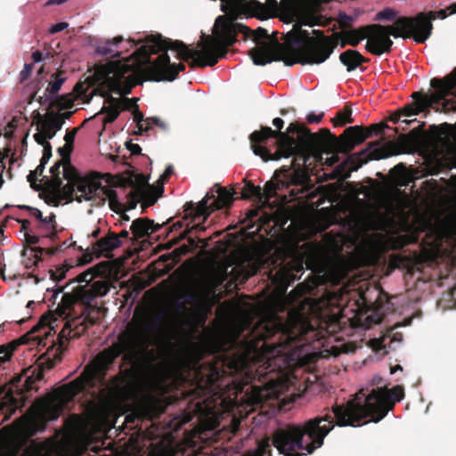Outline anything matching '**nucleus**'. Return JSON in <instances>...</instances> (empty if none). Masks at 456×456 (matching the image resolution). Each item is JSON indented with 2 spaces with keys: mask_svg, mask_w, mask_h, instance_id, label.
Instances as JSON below:
<instances>
[{
  "mask_svg": "<svg viewBox=\"0 0 456 456\" xmlns=\"http://www.w3.org/2000/svg\"><path fill=\"white\" fill-rule=\"evenodd\" d=\"M278 328L266 327L259 332L254 330L252 338L241 341V352L221 354L193 370V387L187 392V396L192 397V400L203 398L195 402L196 414L208 415L213 412L216 401L222 399L227 388L232 387L242 391L243 385L254 379L253 373L248 370L251 354H257L260 349L267 350L270 346L266 340L272 338Z\"/></svg>",
  "mask_w": 456,
  "mask_h": 456,
  "instance_id": "obj_1",
  "label": "nucleus"
},
{
  "mask_svg": "<svg viewBox=\"0 0 456 456\" xmlns=\"http://www.w3.org/2000/svg\"><path fill=\"white\" fill-rule=\"evenodd\" d=\"M313 34L315 37H311L308 30L302 29L300 25L295 24L293 30L286 35V43L277 42L273 48H253L249 52L250 58L257 66H265L273 61H283L288 67L297 63L321 64L334 52L337 42L332 37L325 36L322 30L314 29Z\"/></svg>",
  "mask_w": 456,
  "mask_h": 456,
  "instance_id": "obj_2",
  "label": "nucleus"
},
{
  "mask_svg": "<svg viewBox=\"0 0 456 456\" xmlns=\"http://www.w3.org/2000/svg\"><path fill=\"white\" fill-rule=\"evenodd\" d=\"M148 330L149 326L142 319L134 327L129 324L127 331L118 336L117 343L100 352L76 379L60 388L61 395L66 400H73L78 394L102 383L110 366L121 354L124 362H132L137 349L146 345Z\"/></svg>",
  "mask_w": 456,
  "mask_h": 456,
  "instance_id": "obj_3",
  "label": "nucleus"
},
{
  "mask_svg": "<svg viewBox=\"0 0 456 456\" xmlns=\"http://www.w3.org/2000/svg\"><path fill=\"white\" fill-rule=\"evenodd\" d=\"M404 396L403 388L387 385L379 387L361 388L354 397L345 404H335L332 411L337 417L338 427H361L370 421L375 423L383 419L396 402Z\"/></svg>",
  "mask_w": 456,
  "mask_h": 456,
  "instance_id": "obj_4",
  "label": "nucleus"
},
{
  "mask_svg": "<svg viewBox=\"0 0 456 456\" xmlns=\"http://www.w3.org/2000/svg\"><path fill=\"white\" fill-rule=\"evenodd\" d=\"M337 425V417L331 411L324 415L305 420L303 424H289L273 434V444L284 456H302L298 451L312 454L323 445L324 438Z\"/></svg>",
  "mask_w": 456,
  "mask_h": 456,
  "instance_id": "obj_5",
  "label": "nucleus"
},
{
  "mask_svg": "<svg viewBox=\"0 0 456 456\" xmlns=\"http://www.w3.org/2000/svg\"><path fill=\"white\" fill-rule=\"evenodd\" d=\"M291 124L298 123H290L287 130L282 132L284 121L281 118H275L273 125L277 130H273L270 126H262L259 131H254L249 136L254 153L265 160H279L292 156V169H304L314 151L301 149V133L299 130L289 132Z\"/></svg>",
  "mask_w": 456,
  "mask_h": 456,
  "instance_id": "obj_6",
  "label": "nucleus"
},
{
  "mask_svg": "<svg viewBox=\"0 0 456 456\" xmlns=\"http://www.w3.org/2000/svg\"><path fill=\"white\" fill-rule=\"evenodd\" d=\"M220 25V33L217 38L202 34V41L198 43V48L190 49L182 41H176L172 46L179 50L180 56L184 60H191L189 66L194 68H205L215 66L218 61L228 53V48L237 42V33H251L252 31L241 23L227 21L224 16H218L216 25Z\"/></svg>",
  "mask_w": 456,
  "mask_h": 456,
  "instance_id": "obj_7",
  "label": "nucleus"
},
{
  "mask_svg": "<svg viewBox=\"0 0 456 456\" xmlns=\"http://www.w3.org/2000/svg\"><path fill=\"white\" fill-rule=\"evenodd\" d=\"M384 126L373 124L369 128L360 126H353L345 129L339 136L333 134L330 129L322 128L318 133H312L303 124H291L289 132L298 131L301 133V149L310 150L314 152H342L349 153L354 147L363 142L372 134H379L383 132Z\"/></svg>",
  "mask_w": 456,
  "mask_h": 456,
  "instance_id": "obj_8",
  "label": "nucleus"
},
{
  "mask_svg": "<svg viewBox=\"0 0 456 456\" xmlns=\"http://www.w3.org/2000/svg\"><path fill=\"white\" fill-rule=\"evenodd\" d=\"M314 289V285L300 283L289 293L288 298L293 303H298L299 305L297 308L291 309L289 312V323H283L281 321H275L264 325L261 330H265L266 327H279V330L272 337L273 338L276 335L279 336L278 341L270 345L269 352L272 354L279 355L285 354L286 351L292 347L297 341L301 339L300 337L303 336V332H300L299 334L295 333L289 325H301V329H304L303 324L306 320V315L310 314L315 306L314 302V300L306 296L307 294H311Z\"/></svg>",
  "mask_w": 456,
  "mask_h": 456,
  "instance_id": "obj_9",
  "label": "nucleus"
},
{
  "mask_svg": "<svg viewBox=\"0 0 456 456\" xmlns=\"http://www.w3.org/2000/svg\"><path fill=\"white\" fill-rule=\"evenodd\" d=\"M177 40L164 38L160 34L149 37L145 45L140 48V52L143 55L148 64L142 71V75L145 80L149 81H174L181 71L185 69V65L182 62L172 63L167 51L173 50L177 52V58L184 61L180 56L179 50L174 49L172 46ZM189 60H185L188 61Z\"/></svg>",
  "mask_w": 456,
  "mask_h": 456,
  "instance_id": "obj_10",
  "label": "nucleus"
},
{
  "mask_svg": "<svg viewBox=\"0 0 456 456\" xmlns=\"http://www.w3.org/2000/svg\"><path fill=\"white\" fill-rule=\"evenodd\" d=\"M94 76L102 86L107 87V90L98 88L99 94L102 97H106V102L109 106L114 108H121L122 100L113 97L110 92H115L122 94L121 85L126 82L129 90L126 94L130 93V88L136 85L134 66L129 63V60L123 58L118 61H110L105 64L96 65L94 68Z\"/></svg>",
  "mask_w": 456,
  "mask_h": 456,
  "instance_id": "obj_11",
  "label": "nucleus"
},
{
  "mask_svg": "<svg viewBox=\"0 0 456 456\" xmlns=\"http://www.w3.org/2000/svg\"><path fill=\"white\" fill-rule=\"evenodd\" d=\"M346 44L351 46H357L360 42L367 38L365 49L373 55L380 56L384 53H389L392 50L393 41L390 36L395 38L400 37L402 33L398 30L395 22L392 25L370 24L360 27L356 29L342 31Z\"/></svg>",
  "mask_w": 456,
  "mask_h": 456,
  "instance_id": "obj_12",
  "label": "nucleus"
},
{
  "mask_svg": "<svg viewBox=\"0 0 456 456\" xmlns=\"http://www.w3.org/2000/svg\"><path fill=\"white\" fill-rule=\"evenodd\" d=\"M309 180L308 175L304 169H292L290 167L283 166L280 170L275 171L273 179L265 184L264 189L256 186L252 182H247L242 189L241 198H255L260 208L269 206L270 200L277 195L278 191L288 189L290 185L304 186Z\"/></svg>",
  "mask_w": 456,
  "mask_h": 456,
  "instance_id": "obj_13",
  "label": "nucleus"
},
{
  "mask_svg": "<svg viewBox=\"0 0 456 456\" xmlns=\"http://www.w3.org/2000/svg\"><path fill=\"white\" fill-rule=\"evenodd\" d=\"M447 8L428 12H419L415 17L403 16L395 21L403 38H413L418 44H423L432 34V20L447 17Z\"/></svg>",
  "mask_w": 456,
  "mask_h": 456,
  "instance_id": "obj_14",
  "label": "nucleus"
},
{
  "mask_svg": "<svg viewBox=\"0 0 456 456\" xmlns=\"http://www.w3.org/2000/svg\"><path fill=\"white\" fill-rule=\"evenodd\" d=\"M216 193V197L214 194L207 193L197 206L192 202L186 203L183 219L190 218L192 222H196L202 218L205 222L212 212L230 208L233 202L235 191L218 186Z\"/></svg>",
  "mask_w": 456,
  "mask_h": 456,
  "instance_id": "obj_15",
  "label": "nucleus"
},
{
  "mask_svg": "<svg viewBox=\"0 0 456 456\" xmlns=\"http://www.w3.org/2000/svg\"><path fill=\"white\" fill-rule=\"evenodd\" d=\"M76 191L75 200L78 203L83 201H97V204H103L105 197L109 199L110 208L118 211L120 207L117 191L106 186L90 175L82 176L75 182Z\"/></svg>",
  "mask_w": 456,
  "mask_h": 456,
  "instance_id": "obj_16",
  "label": "nucleus"
},
{
  "mask_svg": "<svg viewBox=\"0 0 456 456\" xmlns=\"http://www.w3.org/2000/svg\"><path fill=\"white\" fill-rule=\"evenodd\" d=\"M110 291V285L106 281H94L89 289L85 286L76 287L72 293H64L61 303L54 310L57 318H68L77 301L89 303L98 297H103Z\"/></svg>",
  "mask_w": 456,
  "mask_h": 456,
  "instance_id": "obj_17",
  "label": "nucleus"
},
{
  "mask_svg": "<svg viewBox=\"0 0 456 456\" xmlns=\"http://www.w3.org/2000/svg\"><path fill=\"white\" fill-rule=\"evenodd\" d=\"M43 379V370L28 367L22 373L14 375L8 382L0 385V395L15 403L14 395H24L34 389L37 381Z\"/></svg>",
  "mask_w": 456,
  "mask_h": 456,
  "instance_id": "obj_18",
  "label": "nucleus"
},
{
  "mask_svg": "<svg viewBox=\"0 0 456 456\" xmlns=\"http://www.w3.org/2000/svg\"><path fill=\"white\" fill-rule=\"evenodd\" d=\"M435 89L436 90V93L431 96V99H428L427 96L423 95L421 93H419V92L413 93L412 98L415 100L416 102L414 104L407 105L404 108H403L397 115H395V117H393L391 118V121H393L394 123H396L399 121H401L402 123H404L405 126H403L402 129L406 130L407 126H409L411 122H414L416 119H412V120L403 119V120H401L402 117L415 116V115L419 114V112L423 111L424 109L428 105H431L432 103L438 104L441 101H444V102L443 104V107L444 110H448L450 108L454 109V106H453L454 103L453 102L451 103L449 101L445 100V98L447 96L444 97L443 99L438 100L439 93L436 88H435Z\"/></svg>",
  "mask_w": 456,
  "mask_h": 456,
  "instance_id": "obj_19",
  "label": "nucleus"
},
{
  "mask_svg": "<svg viewBox=\"0 0 456 456\" xmlns=\"http://www.w3.org/2000/svg\"><path fill=\"white\" fill-rule=\"evenodd\" d=\"M121 246L122 240H118L117 233L109 231L104 236L92 244L91 252H89V248H87V251L83 255L80 263L82 265L90 263L93 260V256L96 258H100L102 256L110 258L113 256V250L120 248Z\"/></svg>",
  "mask_w": 456,
  "mask_h": 456,
  "instance_id": "obj_20",
  "label": "nucleus"
},
{
  "mask_svg": "<svg viewBox=\"0 0 456 456\" xmlns=\"http://www.w3.org/2000/svg\"><path fill=\"white\" fill-rule=\"evenodd\" d=\"M423 126L422 123L408 134L398 136L397 142L403 152L411 153L420 147L423 139Z\"/></svg>",
  "mask_w": 456,
  "mask_h": 456,
  "instance_id": "obj_21",
  "label": "nucleus"
},
{
  "mask_svg": "<svg viewBox=\"0 0 456 456\" xmlns=\"http://www.w3.org/2000/svg\"><path fill=\"white\" fill-rule=\"evenodd\" d=\"M164 224H155L153 220L147 217H140L132 222L130 231L135 239H142L159 232Z\"/></svg>",
  "mask_w": 456,
  "mask_h": 456,
  "instance_id": "obj_22",
  "label": "nucleus"
},
{
  "mask_svg": "<svg viewBox=\"0 0 456 456\" xmlns=\"http://www.w3.org/2000/svg\"><path fill=\"white\" fill-rule=\"evenodd\" d=\"M430 85L438 90V100L449 95L456 97V68L444 79L433 78Z\"/></svg>",
  "mask_w": 456,
  "mask_h": 456,
  "instance_id": "obj_23",
  "label": "nucleus"
},
{
  "mask_svg": "<svg viewBox=\"0 0 456 456\" xmlns=\"http://www.w3.org/2000/svg\"><path fill=\"white\" fill-rule=\"evenodd\" d=\"M380 159L379 151H372L369 152V149H365L357 154L351 155L347 160L339 166L340 168H344L347 166L348 172L357 171L363 164H366L369 160Z\"/></svg>",
  "mask_w": 456,
  "mask_h": 456,
  "instance_id": "obj_24",
  "label": "nucleus"
},
{
  "mask_svg": "<svg viewBox=\"0 0 456 456\" xmlns=\"http://www.w3.org/2000/svg\"><path fill=\"white\" fill-rule=\"evenodd\" d=\"M73 310L70 311L71 314L67 318V322L62 328L60 335L65 336L66 332L68 335H70L71 331H75L73 334V337H75L77 334H79L80 332H84L88 325H94L96 323V319L90 314H86L82 321L81 317H74L70 320L69 319L72 315Z\"/></svg>",
  "mask_w": 456,
  "mask_h": 456,
  "instance_id": "obj_25",
  "label": "nucleus"
},
{
  "mask_svg": "<svg viewBox=\"0 0 456 456\" xmlns=\"http://www.w3.org/2000/svg\"><path fill=\"white\" fill-rule=\"evenodd\" d=\"M32 119L37 127L51 126L53 128L61 129L63 126V117L53 110H47L45 115H42L38 110H34Z\"/></svg>",
  "mask_w": 456,
  "mask_h": 456,
  "instance_id": "obj_26",
  "label": "nucleus"
},
{
  "mask_svg": "<svg viewBox=\"0 0 456 456\" xmlns=\"http://www.w3.org/2000/svg\"><path fill=\"white\" fill-rule=\"evenodd\" d=\"M339 61L346 67V70L351 72L359 68L362 63L369 62L370 60L362 56L356 50H346L340 53Z\"/></svg>",
  "mask_w": 456,
  "mask_h": 456,
  "instance_id": "obj_27",
  "label": "nucleus"
},
{
  "mask_svg": "<svg viewBox=\"0 0 456 456\" xmlns=\"http://www.w3.org/2000/svg\"><path fill=\"white\" fill-rule=\"evenodd\" d=\"M134 190L127 194V197L129 199V209H134L136 207V194H142L146 190V186H148L149 188L151 187L148 183L149 178L142 173L135 174L134 172Z\"/></svg>",
  "mask_w": 456,
  "mask_h": 456,
  "instance_id": "obj_28",
  "label": "nucleus"
},
{
  "mask_svg": "<svg viewBox=\"0 0 456 456\" xmlns=\"http://www.w3.org/2000/svg\"><path fill=\"white\" fill-rule=\"evenodd\" d=\"M123 40H124V38L122 36L115 37L112 39H108L105 42H103L102 44H99L96 46L95 52H96V53H98L100 55H104V56L112 55V56L119 57L121 54V52H118V51L115 52L113 47L117 46L118 44L123 42Z\"/></svg>",
  "mask_w": 456,
  "mask_h": 456,
  "instance_id": "obj_29",
  "label": "nucleus"
},
{
  "mask_svg": "<svg viewBox=\"0 0 456 456\" xmlns=\"http://www.w3.org/2000/svg\"><path fill=\"white\" fill-rule=\"evenodd\" d=\"M59 130L60 129L53 128L51 126L37 127L38 132L36 133L33 137L37 143L44 147L47 143H50L49 140L53 139Z\"/></svg>",
  "mask_w": 456,
  "mask_h": 456,
  "instance_id": "obj_30",
  "label": "nucleus"
},
{
  "mask_svg": "<svg viewBox=\"0 0 456 456\" xmlns=\"http://www.w3.org/2000/svg\"><path fill=\"white\" fill-rule=\"evenodd\" d=\"M110 183L115 187H133L134 185V170H126L121 174L111 176Z\"/></svg>",
  "mask_w": 456,
  "mask_h": 456,
  "instance_id": "obj_31",
  "label": "nucleus"
},
{
  "mask_svg": "<svg viewBox=\"0 0 456 456\" xmlns=\"http://www.w3.org/2000/svg\"><path fill=\"white\" fill-rule=\"evenodd\" d=\"M154 187H150V189H147L144 191V193L142 194H136V202L138 201V198H141L143 200V202L142 204V208L145 209L148 207L153 206L157 202L158 197H159L163 193V186L161 185L160 188L157 189L158 194L154 195ZM144 210H142L143 212Z\"/></svg>",
  "mask_w": 456,
  "mask_h": 456,
  "instance_id": "obj_32",
  "label": "nucleus"
},
{
  "mask_svg": "<svg viewBox=\"0 0 456 456\" xmlns=\"http://www.w3.org/2000/svg\"><path fill=\"white\" fill-rule=\"evenodd\" d=\"M352 108L346 105L341 110L338 111L335 118L331 119L334 126H344L348 123H353Z\"/></svg>",
  "mask_w": 456,
  "mask_h": 456,
  "instance_id": "obj_33",
  "label": "nucleus"
},
{
  "mask_svg": "<svg viewBox=\"0 0 456 456\" xmlns=\"http://www.w3.org/2000/svg\"><path fill=\"white\" fill-rule=\"evenodd\" d=\"M64 70H58L56 73H53L52 75V79L48 84L46 93H48L49 94H55L60 91L61 86L66 80V77H64Z\"/></svg>",
  "mask_w": 456,
  "mask_h": 456,
  "instance_id": "obj_34",
  "label": "nucleus"
},
{
  "mask_svg": "<svg viewBox=\"0 0 456 456\" xmlns=\"http://www.w3.org/2000/svg\"><path fill=\"white\" fill-rule=\"evenodd\" d=\"M60 191L61 187L55 189L52 184H45L44 192L45 194V202L53 207H58L62 200Z\"/></svg>",
  "mask_w": 456,
  "mask_h": 456,
  "instance_id": "obj_35",
  "label": "nucleus"
},
{
  "mask_svg": "<svg viewBox=\"0 0 456 456\" xmlns=\"http://www.w3.org/2000/svg\"><path fill=\"white\" fill-rule=\"evenodd\" d=\"M62 164L63 161L58 160L57 162L54 163L53 166L51 167V178L44 176V179H46L45 184H52L55 189L61 187V184H62V178L61 177L60 168L61 167H62Z\"/></svg>",
  "mask_w": 456,
  "mask_h": 456,
  "instance_id": "obj_36",
  "label": "nucleus"
},
{
  "mask_svg": "<svg viewBox=\"0 0 456 456\" xmlns=\"http://www.w3.org/2000/svg\"><path fill=\"white\" fill-rule=\"evenodd\" d=\"M62 168L63 178L68 182L71 181L75 183L83 176L79 174L77 168L71 165V161H63Z\"/></svg>",
  "mask_w": 456,
  "mask_h": 456,
  "instance_id": "obj_37",
  "label": "nucleus"
},
{
  "mask_svg": "<svg viewBox=\"0 0 456 456\" xmlns=\"http://www.w3.org/2000/svg\"><path fill=\"white\" fill-rule=\"evenodd\" d=\"M61 351L60 347H58L53 352L52 358L48 357L45 362H40L35 368L43 370V374H44L45 370L53 369L57 362H61ZM31 367L34 368L33 366H31Z\"/></svg>",
  "mask_w": 456,
  "mask_h": 456,
  "instance_id": "obj_38",
  "label": "nucleus"
},
{
  "mask_svg": "<svg viewBox=\"0 0 456 456\" xmlns=\"http://www.w3.org/2000/svg\"><path fill=\"white\" fill-rule=\"evenodd\" d=\"M121 108H114L113 106H103L99 114H106L107 116L103 119V124H109L114 122L120 114Z\"/></svg>",
  "mask_w": 456,
  "mask_h": 456,
  "instance_id": "obj_39",
  "label": "nucleus"
},
{
  "mask_svg": "<svg viewBox=\"0 0 456 456\" xmlns=\"http://www.w3.org/2000/svg\"><path fill=\"white\" fill-rule=\"evenodd\" d=\"M76 191L75 183L68 182L65 185L61 184V191L60 195L62 200H67V202H72L75 200L74 193Z\"/></svg>",
  "mask_w": 456,
  "mask_h": 456,
  "instance_id": "obj_40",
  "label": "nucleus"
},
{
  "mask_svg": "<svg viewBox=\"0 0 456 456\" xmlns=\"http://www.w3.org/2000/svg\"><path fill=\"white\" fill-rule=\"evenodd\" d=\"M72 105L73 101L69 94L57 96L50 102V107H57L60 110L69 109Z\"/></svg>",
  "mask_w": 456,
  "mask_h": 456,
  "instance_id": "obj_41",
  "label": "nucleus"
},
{
  "mask_svg": "<svg viewBox=\"0 0 456 456\" xmlns=\"http://www.w3.org/2000/svg\"><path fill=\"white\" fill-rule=\"evenodd\" d=\"M21 256H23V264L26 269H32L37 265V264L42 261L41 256H31L28 248H25Z\"/></svg>",
  "mask_w": 456,
  "mask_h": 456,
  "instance_id": "obj_42",
  "label": "nucleus"
},
{
  "mask_svg": "<svg viewBox=\"0 0 456 456\" xmlns=\"http://www.w3.org/2000/svg\"><path fill=\"white\" fill-rule=\"evenodd\" d=\"M401 17H397V12L391 8H385L384 10L379 12L375 16V20H395V22L400 19Z\"/></svg>",
  "mask_w": 456,
  "mask_h": 456,
  "instance_id": "obj_43",
  "label": "nucleus"
},
{
  "mask_svg": "<svg viewBox=\"0 0 456 456\" xmlns=\"http://www.w3.org/2000/svg\"><path fill=\"white\" fill-rule=\"evenodd\" d=\"M251 456H272L271 444L268 437L262 440Z\"/></svg>",
  "mask_w": 456,
  "mask_h": 456,
  "instance_id": "obj_44",
  "label": "nucleus"
},
{
  "mask_svg": "<svg viewBox=\"0 0 456 456\" xmlns=\"http://www.w3.org/2000/svg\"><path fill=\"white\" fill-rule=\"evenodd\" d=\"M145 123H146V126H145L146 133L152 130L153 126H158L163 131L167 130V125L157 117L147 118L145 119Z\"/></svg>",
  "mask_w": 456,
  "mask_h": 456,
  "instance_id": "obj_45",
  "label": "nucleus"
},
{
  "mask_svg": "<svg viewBox=\"0 0 456 456\" xmlns=\"http://www.w3.org/2000/svg\"><path fill=\"white\" fill-rule=\"evenodd\" d=\"M91 269L94 276H107L110 272V265L109 262L102 261L93 266Z\"/></svg>",
  "mask_w": 456,
  "mask_h": 456,
  "instance_id": "obj_46",
  "label": "nucleus"
},
{
  "mask_svg": "<svg viewBox=\"0 0 456 456\" xmlns=\"http://www.w3.org/2000/svg\"><path fill=\"white\" fill-rule=\"evenodd\" d=\"M203 221L202 223H198V224H193L191 228H187L185 231H183L182 233H180V235L175 238L174 240V244H177L179 243L181 240H183L184 239L187 238L188 234L190 232H191L192 231H205V226L203 225Z\"/></svg>",
  "mask_w": 456,
  "mask_h": 456,
  "instance_id": "obj_47",
  "label": "nucleus"
},
{
  "mask_svg": "<svg viewBox=\"0 0 456 456\" xmlns=\"http://www.w3.org/2000/svg\"><path fill=\"white\" fill-rule=\"evenodd\" d=\"M70 266L62 265L57 267L54 271L50 272L51 279L55 281H61L66 276V273L69 270Z\"/></svg>",
  "mask_w": 456,
  "mask_h": 456,
  "instance_id": "obj_48",
  "label": "nucleus"
},
{
  "mask_svg": "<svg viewBox=\"0 0 456 456\" xmlns=\"http://www.w3.org/2000/svg\"><path fill=\"white\" fill-rule=\"evenodd\" d=\"M354 21V18L346 13H341L339 15V24L343 30H349L352 27V23Z\"/></svg>",
  "mask_w": 456,
  "mask_h": 456,
  "instance_id": "obj_49",
  "label": "nucleus"
},
{
  "mask_svg": "<svg viewBox=\"0 0 456 456\" xmlns=\"http://www.w3.org/2000/svg\"><path fill=\"white\" fill-rule=\"evenodd\" d=\"M93 275H94V273H93L92 269L89 268L86 271L83 272L82 273L78 274L74 279V281H76L77 283H82V282L89 283Z\"/></svg>",
  "mask_w": 456,
  "mask_h": 456,
  "instance_id": "obj_50",
  "label": "nucleus"
},
{
  "mask_svg": "<svg viewBox=\"0 0 456 456\" xmlns=\"http://www.w3.org/2000/svg\"><path fill=\"white\" fill-rule=\"evenodd\" d=\"M77 130H78V128L75 127L71 131H69L66 133V134L64 136V140H65V142H66L65 145L67 146V148H70L73 150V143H74L75 136L77 134Z\"/></svg>",
  "mask_w": 456,
  "mask_h": 456,
  "instance_id": "obj_51",
  "label": "nucleus"
},
{
  "mask_svg": "<svg viewBox=\"0 0 456 456\" xmlns=\"http://www.w3.org/2000/svg\"><path fill=\"white\" fill-rule=\"evenodd\" d=\"M33 71V64H25L23 69L20 73V82L23 83L26 81L32 74Z\"/></svg>",
  "mask_w": 456,
  "mask_h": 456,
  "instance_id": "obj_52",
  "label": "nucleus"
},
{
  "mask_svg": "<svg viewBox=\"0 0 456 456\" xmlns=\"http://www.w3.org/2000/svg\"><path fill=\"white\" fill-rule=\"evenodd\" d=\"M39 225L42 227L45 225H50V227H57L55 214L51 213L48 216H43Z\"/></svg>",
  "mask_w": 456,
  "mask_h": 456,
  "instance_id": "obj_53",
  "label": "nucleus"
},
{
  "mask_svg": "<svg viewBox=\"0 0 456 456\" xmlns=\"http://www.w3.org/2000/svg\"><path fill=\"white\" fill-rule=\"evenodd\" d=\"M72 151V149L67 148L66 145L63 147L58 148V152L61 156V159L60 161H70V153Z\"/></svg>",
  "mask_w": 456,
  "mask_h": 456,
  "instance_id": "obj_54",
  "label": "nucleus"
},
{
  "mask_svg": "<svg viewBox=\"0 0 456 456\" xmlns=\"http://www.w3.org/2000/svg\"><path fill=\"white\" fill-rule=\"evenodd\" d=\"M383 383H384L383 379L380 376L376 375L371 379V380L369 382V384H367L366 387H364L363 388L370 387L371 389L372 387H384L386 384H383Z\"/></svg>",
  "mask_w": 456,
  "mask_h": 456,
  "instance_id": "obj_55",
  "label": "nucleus"
},
{
  "mask_svg": "<svg viewBox=\"0 0 456 456\" xmlns=\"http://www.w3.org/2000/svg\"><path fill=\"white\" fill-rule=\"evenodd\" d=\"M148 456H170V453L164 447L156 446L151 450Z\"/></svg>",
  "mask_w": 456,
  "mask_h": 456,
  "instance_id": "obj_56",
  "label": "nucleus"
},
{
  "mask_svg": "<svg viewBox=\"0 0 456 456\" xmlns=\"http://www.w3.org/2000/svg\"><path fill=\"white\" fill-rule=\"evenodd\" d=\"M134 120L136 122L137 128H141L143 121V114L139 110L137 104H135V110L134 111Z\"/></svg>",
  "mask_w": 456,
  "mask_h": 456,
  "instance_id": "obj_57",
  "label": "nucleus"
},
{
  "mask_svg": "<svg viewBox=\"0 0 456 456\" xmlns=\"http://www.w3.org/2000/svg\"><path fill=\"white\" fill-rule=\"evenodd\" d=\"M21 208L28 209L29 211L30 216H34L36 219L41 222L43 218V214L39 209L28 206H22Z\"/></svg>",
  "mask_w": 456,
  "mask_h": 456,
  "instance_id": "obj_58",
  "label": "nucleus"
},
{
  "mask_svg": "<svg viewBox=\"0 0 456 456\" xmlns=\"http://www.w3.org/2000/svg\"><path fill=\"white\" fill-rule=\"evenodd\" d=\"M24 237H25V243L27 245H35V244H37L40 240L39 236L32 235L29 232H25Z\"/></svg>",
  "mask_w": 456,
  "mask_h": 456,
  "instance_id": "obj_59",
  "label": "nucleus"
},
{
  "mask_svg": "<svg viewBox=\"0 0 456 456\" xmlns=\"http://www.w3.org/2000/svg\"><path fill=\"white\" fill-rule=\"evenodd\" d=\"M323 116V113H321L319 115H316L314 113H309L306 117V120L309 124H319L322 121Z\"/></svg>",
  "mask_w": 456,
  "mask_h": 456,
  "instance_id": "obj_60",
  "label": "nucleus"
},
{
  "mask_svg": "<svg viewBox=\"0 0 456 456\" xmlns=\"http://www.w3.org/2000/svg\"><path fill=\"white\" fill-rule=\"evenodd\" d=\"M7 352L8 346H5V345L0 346V363H4L10 360L11 357Z\"/></svg>",
  "mask_w": 456,
  "mask_h": 456,
  "instance_id": "obj_61",
  "label": "nucleus"
},
{
  "mask_svg": "<svg viewBox=\"0 0 456 456\" xmlns=\"http://www.w3.org/2000/svg\"><path fill=\"white\" fill-rule=\"evenodd\" d=\"M127 150L131 152L132 155H139L141 154L142 148L139 146V144L128 142L126 144Z\"/></svg>",
  "mask_w": 456,
  "mask_h": 456,
  "instance_id": "obj_62",
  "label": "nucleus"
},
{
  "mask_svg": "<svg viewBox=\"0 0 456 456\" xmlns=\"http://www.w3.org/2000/svg\"><path fill=\"white\" fill-rule=\"evenodd\" d=\"M69 24L67 22H59L52 26L50 32L54 34L64 30Z\"/></svg>",
  "mask_w": 456,
  "mask_h": 456,
  "instance_id": "obj_63",
  "label": "nucleus"
},
{
  "mask_svg": "<svg viewBox=\"0 0 456 456\" xmlns=\"http://www.w3.org/2000/svg\"><path fill=\"white\" fill-rule=\"evenodd\" d=\"M259 210H260V208H255L248 210L246 213V218L248 221L253 222V220L258 216Z\"/></svg>",
  "mask_w": 456,
  "mask_h": 456,
  "instance_id": "obj_64",
  "label": "nucleus"
}]
</instances>
